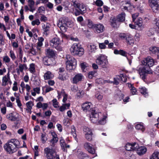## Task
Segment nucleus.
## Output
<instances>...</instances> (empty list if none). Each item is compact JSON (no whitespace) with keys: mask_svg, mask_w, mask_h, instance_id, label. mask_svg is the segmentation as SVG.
<instances>
[{"mask_svg":"<svg viewBox=\"0 0 159 159\" xmlns=\"http://www.w3.org/2000/svg\"><path fill=\"white\" fill-rule=\"evenodd\" d=\"M141 62L142 64L139 66L136 70L138 71L140 78L145 81L147 74L150 73V68L154 65V62L151 57H148L143 59Z\"/></svg>","mask_w":159,"mask_h":159,"instance_id":"nucleus-1","label":"nucleus"},{"mask_svg":"<svg viewBox=\"0 0 159 159\" xmlns=\"http://www.w3.org/2000/svg\"><path fill=\"white\" fill-rule=\"evenodd\" d=\"M107 116L101 112H98L93 109L90 115L89 119L91 122L99 125H104L106 123Z\"/></svg>","mask_w":159,"mask_h":159,"instance_id":"nucleus-2","label":"nucleus"},{"mask_svg":"<svg viewBox=\"0 0 159 159\" xmlns=\"http://www.w3.org/2000/svg\"><path fill=\"white\" fill-rule=\"evenodd\" d=\"M19 145L18 140L14 139H11L4 145V148L6 152L11 154L17 150Z\"/></svg>","mask_w":159,"mask_h":159,"instance_id":"nucleus-3","label":"nucleus"},{"mask_svg":"<svg viewBox=\"0 0 159 159\" xmlns=\"http://www.w3.org/2000/svg\"><path fill=\"white\" fill-rule=\"evenodd\" d=\"M73 25V22L69 20L68 17H65L60 18L58 24V26L63 32L66 31L68 27H71Z\"/></svg>","mask_w":159,"mask_h":159,"instance_id":"nucleus-4","label":"nucleus"},{"mask_svg":"<svg viewBox=\"0 0 159 159\" xmlns=\"http://www.w3.org/2000/svg\"><path fill=\"white\" fill-rule=\"evenodd\" d=\"M138 147L139 145L138 143L135 142L132 143H127L125 146V149L128 151L125 153V157H128V155H129L130 157L129 159H131V157H133L135 159V156L134 155L131 154V152L130 151H135Z\"/></svg>","mask_w":159,"mask_h":159,"instance_id":"nucleus-5","label":"nucleus"},{"mask_svg":"<svg viewBox=\"0 0 159 159\" xmlns=\"http://www.w3.org/2000/svg\"><path fill=\"white\" fill-rule=\"evenodd\" d=\"M96 62L98 65H99L102 68L104 69L105 70L108 67L109 63L107 57L104 55H100L96 59Z\"/></svg>","mask_w":159,"mask_h":159,"instance_id":"nucleus-6","label":"nucleus"},{"mask_svg":"<svg viewBox=\"0 0 159 159\" xmlns=\"http://www.w3.org/2000/svg\"><path fill=\"white\" fill-rule=\"evenodd\" d=\"M66 62L67 70L70 71L75 68L76 65V60L70 55H66Z\"/></svg>","mask_w":159,"mask_h":159,"instance_id":"nucleus-7","label":"nucleus"},{"mask_svg":"<svg viewBox=\"0 0 159 159\" xmlns=\"http://www.w3.org/2000/svg\"><path fill=\"white\" fill-rule=\"evenodd\" d=\"M44 153L47 159H60L59 155L52 148L48 147L44 149Z\"/></svg>","mask_w":159,"mask_h":159,"instance_id":"nucleus-8","label":"nucleus"},{"mask_svg":"<svg viewBox=\"0 0 159 159\" xmlns=\"http://www.w3.org/2000/svg\"><path fill=\"white\" fill-rule=\"evenodd\" d=\"M70 51L71 53L73 55H78L81 56L83 54L84 49L77 43H74L70 47Z\"/></svg>","mask_w":159,"mask_h":159,"instance_id":"nucleus-9","label":"nucleus"},{"mask_svg":"<svg viewBox=\"0 0 159 159\" xmlns=\"http://www.w3.org/2000/svg\"><path fill=\"white\" fill-rule=\"evenodd\" d=\"M149 6L151 7L152 11L156 13L159 10V0H148Z\"/></svg>","mask_w":159,"mask_h":159,"instance_id":"nucleus-10","label":"nucleus"},{"mask_svg":"<svg viewBox=\"0 0 159 159\" xmlns=\"http://www.w3.org/2000/svg\"><path fill=\"white\" fill-rule=\"evenodd\" d=\"M61 42L58 37H55L52 39L50 41V45L55 48L58 51L62 50L61 48L59 46Z\"/></svg>","mask_w":159,"mask_h":159,"instance_id":"nucleus-11","label":"nucleus"},{"mask_svg":"<svg viewBox=\"0 0 159 159\" xmlns=\"http://www.w3.org/2000/svg\"><path fill=\"white\" fill-rule=\"evenodd\" d=\"M82 108L83 111L85 112H90L91 114V112L93 110H95V108H93V105L90 102H86L82 105Z\"/></svg>","mask_w":159,"mask_h":159,"instance_id":"nucleus-12","label":"nucleus"},{"mask_svg":"<svg viewBox=\"0 0 159 159\" xmlns=\"http://www.w3.org/2000/svg\"><path fill=\"white\" fill-rule=\"evenodd\" d=\"M84 147L85 149L87 150L89 153L92 154L94 155L93 158L97 156V154L95 153V149L92 146V145L90 143L88 142L85 143L84 144Z\"/></svg>","mask_w":159,"mask_h":159,"instance_id":"nucleus-13","label":"nucleus"},{"mask_svg":"<svg viewBox=\"0 0 159 159\" xmlns=\"http://www.w3.org/2000/svg\"><path fill=\"white\" fill-rule=\"evenodd\" d=\"M6 117L8 120L13 121H17L19 120V114L15 113L7 114Z\"/></svg>","mask_w":159,"mask_h":159,"instance_id":"nucleus-14","label":"nucleus"},{"mask_svg":"<svg viewBox=\"0 0 159 159\" xmlns=\"http://www.w3.org/2000/svg\"><path fill=\"white\" fill-rule=\"evenodd\" d=\"M2 85L3 86H6L8 84L10 85L12 84V82L11 80L9 71L7 75L4 76L2 78Z\"/></svg>","mask_w":159,"mask_h":159,"instance_id":"nucleus-15","label":"nucleus"},{"mask_svg":"<svg viewBox=\"0 0 159 159\" xmlns=\"http://www.w3.org/2000/svg\"><path fill=\"white\" fill-rule=\"evenodd\" d=\"M105 28L103 25L102 24H94L93 29L95 32L97 33H100L103 32Z\"/></svg>","mask_w":159,"mask_h":159,"instance_id":"nucleus-16","label":"nucleus"},{"mask_svg":"<svg viewBox=\"0 0 159 159\" xmlns=\"http://www.w3.org/2000/svg\"><path fill=\"white\" fill-rule=\"evenodd\" d=\"M43 61L44 65L48 66L53 65L55 64V61L54 58L47 57L43 58Z\"/></svg>","mask_w":159,"mask_h":159,"instance_id":"nucleus-17","label":"nucleus"},{"mask_svg":"<svg viewBox=\"0 0 159 159\" xmlns=\"http://www.w3.org/2000/svg\"><path fill=\"white\" fill-rule=\"evenodd\" d=\"M79 11H77L75 12L76 16H78L82 13H84L86 11V8L85 6L83 3H80L77 7Z\"/></svg>","mask_w":159,"mask_h":159,"instance_id":"nucleus-18","label":"nucleus"},{"mask_svg":"<svg viewBox=\"0 0 159 159\" xmlns=\"http://www.w3.org/2000/svg\"><path fill=\"white\" fill-rule=\"evenodd\" d=\"M135 151H136L137 154L139 156H142L145 154L147 151V148L143 146L138 147Z\"/></svg>","mask_w":159,"mask_h":159,"instance_id":"nucleus-19","label":"nucleus"},{"mask_svg":"<svg viewBox=\"0 0 159 159\" xmlns=\"http://www.w3.org/2000/svg\"><path fill=\"white\" fill-rule=\"evenodd\" d=\"M83 78L84 76L81 74H77L73 78L72 82L74 84H77L79 82L81 81Z\"/></svg>","mask_w":159,"mask_h":159,"instance_id":"nucleus-20","label":"nucleus"},{"mask_svg":"<svg viewBox=\"0 0 159 159\" xmlns=\"http://www.w3.org/2000/svg\"><path fill=\"white\" fill-rule=\"evenodd\" d=\"M122 4L121 5V8L122 10H126L128 9V8H131L134 7L133 6L130 5V1H123L121 2V4Z\"/></svg>","mask_w":159,"mask_h":159,"instance_id":"nucleus-21","label":"nucleus"},{"mask_svg":"<svg viewBox=\"0 0 159 159\" xmlns=\"http://www.w3.org/2000/svg\"><path fill=\"white\" fill-rule=\"evenodd\" d=\"M50 26V24L47 23L43 25L42 26V28L43 31V34H44L47 35L49 34Z\"/></svg>","mask_w":159,"mask_h":159,"instance_id":"nucleus-22","label":"nucleus"},{"mask_svg":"<svg viewBox=\"0 0 159 159\" xmlns=\"http://www.w3.org/2000/svg\"><path fill=\"white\" fill-rule=\"evenodd\" d=\"M135 128L136 129L142 132H144L145 129L144 124L142 122H140L136 125Z\"/></svg>","mask_w":159,"mask_h":159,"instance_id":"nucleus-23","label":"nucleus"},{"mask_svg":"<svg viewBox=\"0 0 159 159\" xmlns=\"http://www.w3.org/2000/svg\"><path fill=\"white\" fill-rule=\"evenodd\" d=\"M126 39L128 44L131 45L134 44V40L132 35L130 34L127 35L126 36Z\"/></svg>","mask_w":159,"mask_h":159,"instance_id":"nucleus-24","label":"nucleus"},{"mask_svg":"<svg viewBox=\"0 0 159 159\" xmlns=\"http://www.w3.org/2000/svg\"><path fill=\"white\" fill-rule=\"evenodd\" d=\"M135 24L140 28L143 29L144 28L143 24L142 19L141 18H138L134 22Z\"/></svg>","mask_w":159,"mask_h":159,"instance_id":"nucleus-25","label":"nucleus"},{"mask_svg":"<svg viewBox=\"0 0 159 159\" xmlns=\"http://www.w3.org/2000/svg\"><path fill=\"white\" fill-rule=\"evenodd\" d=\"M60 145L63 151H65L66 150V148L70 147L69 145H67L66 144L65 140L62 138L61 137L60 139Z\"/></svg>","mask_w":159,"mask_h":159,"instance_id":"nucleus-26","label":"nucleus"},{"mask_svg":"<svg viewBox=\"0 0 159 159\" xmlns=\"http://www.w3.org/2000/svg\"><path fill=\"white\" fill-rule=\"evenodd\" d=\"M120 77L119 75L116 76V77L114 78V81H112L109 80H106L105 81L107 83H113V84L117 85L119 84V82L121 81L120 79Z\"/></svg>","mask_w":159,"mask_h":159,"instance_id":"nucleus-27","label":"nucleus"},{"mask_svg":"<svg viewBox=\"0 0 159 159\" xmlns=\"http://www.w3.org/2000/svg\"><path fill=\"white\" fill-rule=\"evenodd\" d=\"M70 105V103L69 102L66 103H64L62 106L60 107L59 110L61 112H63L65 110L68 109L69 108Z\"/></svg>","mask_w":159,"mask_h":159,"instance_id":"nucleus-28","label":"nucleus"},{"mask_svg":"<svg viewBox=\"0 0 159 159\" xmlns=\"http://www.w3.org/2000/svg\"><path fill=\"white\" fill-rule=\"evenodd\" d=\"M88 50L89 52H94L96 49V46L93 44L91 43L88 46Z\"/></svg>","mask_w":159,"mask_h":159,"instance_id":"nucleus-29","label":"nucleus"},{"mask_svg":"<svg viewBox=\"0 0 159 159\" xmlns=\"http://www.w3.org/2000/svg\"><path fill=\"white\" fill-rule=\"evenodd\" d=\"M150 51L151 53L156 54L157 57L159 56V48L153 47L150 48Z\"/></svg>","mask_w":159,"mask_h":159,"instance_id":"nucleus-30","label":"nucleus"},{"mask_svg":"<svg viewBox=\"0 0 159 159\" xmlns=\"http://www.w3.org/2000/svg\"><path fill=\"white\" fill-rule=\"evenodd\" d=\"M33 105V103L31 101H29L26 103V106L27 107L26 111L28 112L31 113V110Z\"/></svg>","mask_w":159,"mask_h":159,"instance_id":"nucleus-31","label":"nucleus"},{"mask_svg":"<svg viewBox=\"0 0 159 159\" xmlns=\"http://www.w3.org/2000/svg\"><path fill=\"white\" fill-rule=\"evenodd\" d=\"M128 86L130 89V93L133 95L136 94L137 92L136 88L133 86V85L130 84L128 83Z\"/></svg>","mask_w":159,"mask_h":159,"instance_id":"nucleus-32","label":"nucleus"},{"mask_svg":"<svg viewBox=\"0 0 159 159\" xmlns=\"http://www.w3.org/2000/svg\"><path fill=\"white\" fill-rule=\"evenodd\" d=\"M139 91L144 96L148 95V90L145 87H141L139 88Z\"/></svg>","mask_w":159,"mask_h":159,"instance_id":"nucleus-33","label":"nucleus"},{"mask_svg":"<svg viewBox=\"0 0 159 159\" xmlns=\"http://www.w3.org/2000/svg\"><path fill=\"white\" fill-rule=\"evenodd\" d=\"M53 77V75L50 71H48L44 75V78L45 80L52 79Z\"/></svg>","mask_w":159,"mask_h":159,"instance_id":"nucleus-34","label":"nucleus"},{"mask_svg":"<svg viewBox=\"0 0 159 159\" xmlns=\"http://www.w3.org/2000/svg\"><path fill=\"white\" fill-rule=\"evenodd\" d=\"M125 14L124 12H122L119 14L117 16V20L119 21H123L125 20Z\"/></svg>","mask_w":159,"mask_h":159,"instance_id":"nucleus-35","label":"nucleus"},{"mask_svg":"<svg viewBox=\"0 0 159 159\" xmlns=\"http://www.w3.org/2000/svg\"><path fill=\"white\" fill-rule=\"evenodd\" d=\"M84 133L85 135L93 133L91 129L88 127L85 126L83 129Z\"/></svg>","mask_w":159,"mask_h":159,"instance_id":"nucleus-36","label":"nucleus"},{"mask_svg":"<svg viewBox=\"0 0 159 159\" xmlns=\"http://www.w3.org/2000/svg\"><path fill=\"white\" fill-rule=\"evenodd\" d=\"M80 66L82 70L84 72H86L89 69L88 64L85 62L81 63Z\"/></svg>","mask_w":159,"mask_h":159,"instance_id":"nucleus-37","label":"nucleus"},{"mask_svg":"<svg viewBox=\"0 0 159 159\" xmlns=\"http://www.w3.org/2000/svg\"><path fill=\"white\" fill-rule=\"evenodd\" d=\"M150 159H159V151H154L150 156Z\"/></svg>","mask_w":159,"mask_h":159,"instance_id":"nucleus-38","label":"nucleus"},{"mask_svg":"<svg viewBox=\"0 0 159 159\" xmlns=\"http://www.w3.org/2000/svg\"><path fill=\"white\" fill-rule=\"evenodd\" d=\"M46 52L47 55L50 57H53L55 55L54 52L52 49L50 48L47 49L46 50Z\"/></svg>","mask_w":159,"mask_h":159,"instance_id":"nucleus-39","label":"nucleus"},{"mask_svg":"<svg viewBox=\"0 0 159 159\" xmlns=\"http://www.w3.org/2000/svg\"><path fill=\"white\" fill-rule=\"evenodd\" d=\"M78 157L80 159H90L87 155L83 152H80L78 155Z\"/></svg>","mask_w":159,"mask_h":159,"instance_id":"nucleus-40","label":"nucleus"},{"mask_svg":"<svg viewBox=\"0 0 159 159\" xmlns=\"http://www.w3.org/2000/svg\"><path fill=\"white\" fill-rule=\"evenodd\" d=\"M80 3L78 0H73L71 3V5L75 8H77Z\"/></svg>","mask_w":159,"mask_h":159,"instance_id":"nucleus-41","label":"nucleus"},{"mask_svg":"<svg viewBox=\"0 0 159 159\" xmlns=\"http://www.w3.org/2000/svg\"><path fill=\"white\" fill-rule=\"evenodd\" d=\"M117 20L116 18L113 17L111 19V25L113 27H116L117 25Z\"/></svg>","mask_w":159,"mask_h":159,"instance_id":"nucleus-42","label":"nucleus"},{"mask_svg":"<svg viewBox=\"0 0 159 159\" xmlns=\"http://www.w3.org/2000/svg\"><path fill=\"white\" fill-rule=\"evenodd\" d=\"M137 10L140 13H143L144 11V8H143V5L142 4H139L137 5L135 7Z\"/></svg>","mask_w":159,"mask_h":159,"instance_id":"nucleus-43","label":"nucleus"},{"mask_svg":"<svg viewBox=\"0 0 159 159\" xmlns=\"http://www.w3.org/2000/svg\"><path fill=\"white\" fill-rule=\"evenodd\" d=\"M119 76L120 77V79L121 81L124 82L126 81L128 78L125 74H120Z\"/></svg>","mask_w":159,"mask_h":159,"instance_id":"nucleus-44","label":"nucleus"},{"mask_svg":"<svg viewBox=\"0 0 159 159\" xmlns=\"http://www.w3.org/2000/svg\"><path fill=\"white\" fill-rule=\"evenodd\" d=\"M29 70L32 73H34L35 71V64L34 63H31L30 65Z\"/></svg>","mask_w":159,"mask_h":159,"instance_id":"nucleus-45","label":"nucleus"},{"mask_svg":"<svg viewBox=\"0 0 159 159\" xmlns=\"http://www.w3.org/2000/svg\"><path fill=\"white\" fill-rule=\"evenodd\" d=\"M95 96L99 101L101 100L103 98V95L98 92H97L95 93Z\"/></svg>","mask_w":159,"mask_h":159,"instance_id":"nucleus-46","label":"nucleus"},{"mask_svg":"<svg viewBox=\"0 0 159 159\" xmlns=\"http://www.w3.org/2000/svg\"><path fill=\"white\" fill-rule=\"evenodd\" d=\"M155 21V24L157 26L156 31L157 33H159V17L156 18Z\"/></svg>","mask_w":159,"mask_h":159,"instance_id":"nucleus-47","label":"nucleus"},{"mask_svg":"<svg viewBox=\"0 0 159 159\" xmlns=\"http://www.w3.org/2000/svg\"><path fill=\"white\" fill-rule=\"evenodd\" d=\"M27 69V66L26 64H20L19 66V69L20 72H22L24 69Z\"/></svg>","mask_w":159,"mask_h":159,"instance_id":"nucleus-48","label":"nucleus"},{"mask_svg":"<svg viewBox=\"0 0 159 159\" xmlns=\"http://www.w3.org/2000/svg\"><path fill=\"white\" fill-rule=\"evenodd\" d=\"M44 39L42 37L38 38V42L37 43V45L39 46H42L43 45V42L44 41Z\"/></svg>","mask_w":159,"mask_h":159,"instance_id":"nucleus-49","label":"nucleus"},{"mask_svg":"<svg viewBox=\"0 0 159 159\" xmlns=\"http://www.w3.org/2000/svg\"><path fill=\"white\" fill-rule=\"evenodd\" d=\"M52 102L53 104V106L54 107L57 108L58 107V102L57 101L56 99L54 98L52 100Z\"/></svg>","mask_w":159,"mask_h":159,"instance_id":"nucleus-50","label":"nucleus"},{"mask_svg":"<svg viewBox=\"0 0 159 159\" xmlns=\"http://www.w3.org/2000/svg\"><path fill=\"white\" fill-rule=\"evenodd\" d=\"M41 140L43 143H44L47 140V138L46 136V134H42L41 135Z\"/></svg>","mask_w":159,"mask_h":159,"instance_id":"nucleus-51","label":"nucleus"},{"mask_svg":"<svg viewBox=\"0 0 159 159\" xmlns=\"http://www.w3.org/2000/svg\"><path fill=\"white\" fill-rule=\"evenodd\" d=\"M154 33V30L153 29H150L147 32V34L149 36H151L153 35Z\"/></svg>","mask_w":159,"mask_h":159,"instance_id":"nucleus-52","label":"nucleus"},{"mask_svg":"<svg viewBox=\"0 0 159 159\" xmlns=\"http://www.w3.org/2000/svg\"><path fill=\"white\" fill-rule=\"evenodd\" d=\"M45 10V9L44 7L43 6H41L39 7L38 9V12L40 14H42L44 13Z\"/></svg>","mask_w":159,"mask_h":159,"instance_id":"nucleus-53","label":"nucleus"},{"mask_svg":"<svg viewBox=\"0 0 159 159\" xmlns=\"http://www.w3.org/2000/svg\"><path fill=\"white\" fill-rule=\"evenodd\" d=\"M71 134L73 135L74 138L77 141L78 139L77 138V134L75 132V129L74 127L72 129Z\"/></svg>","mask_w":159,"mask_h":159,"instance_id":"nucleus-54","label":"nucleus"},{"mask_svg":"<svg viewBox=\"0 0 159 159\" xmlns=\"http://www.w3.org/2000/svg\"><path fill=\"white\" fill-rule=\"evenodd\" d=\"M40 22L39 19H36L34 20H33L31 22V25L33 26H34L35 25H40Z\"/></svg>","mask_w":159,"mask_h":159,"instance_id":"nucleus-55","label":"nucleus"},{"mask_svg":"<svg viewBox=\"0 0 159 159\" xmlns=\"http://www.w3.org/2000/svg\"><path fill=\"white\" fill-rule=\"evenodd\" d=\"M93 133L85 135V137L86 139L89 141H90L92 140V136Z\"/></svg>","mask_w":159,"mask_h":159,"instance_id":"nucleus-56","label":"nucleus"},{"mask_svg":"<svg viewBox=\"0 0 159 159\" xmlns=\"http://www.w3.org/2000/svg\"><path fill=\"white\" fill-rule=\"evenodd\" d=\"M3 61L6 64L9 63L11 59L7 56H5L3 57Z\"/></svg>","mask_w":159,"mask_h":159,"instance_id":"nucleus-57","label":"nucleus"},{"mask_svg":"<svg viewBox=\"0 0 159 159\" xmlns=\"http://www.w3.org/2000/svg\"><path fill=\"white\" fill-rule=\"evenodd\" d=\"M94 3L98 6L101 7L103 5V2L101 0H97Z\"/></svg>","mask_w":159,"mask_h":159,"instance_id":"nucleus-58","label":"nucleus"},{"mask_svg":"<svg viewBox=\"0 0 159 159\" xmlns=\"http://www.w3.org/2000/svg\"><path fill=\"white\" fill-rule=\"evenodd\" d=\"M48 0H37L36 4L37 5L40 3L45 4L48 2Z\"/></svg>","mask_w":159,"mask_h":159,"instance_id":"nucleus-59","label":"nucleus"},{"mask_svg":"<svg viewBox=\"0 0 159 159\" xmlns=\"http://www.w3.org/2000/svg\"><path fill=\"white\" fill-rule=\"evenodd\" d=\"M16 102L17 104V106L20 109V110L21 111H22L23 108L21 107L22 105L21 102H20V98L17 99H16Z\"/></svg>","mask_w":159,"mask_h":159,"instance_id":"nucleus-60","label":"nucleus"},{"mask_svg":"<svg viewBox=\"0 0 159 159\" xmlns=\"http://www.w3.org/2000/svg\"><path fill=\"white\" fill-rule=\"evenodd\" d=\"M87 25L88 27L90 28H93V29L94 24H93L92 21L89 20H88Z\"/></svg>","mask_w":159,"mask_h":159,"instance_id":"nucleus-61","label":"nucleus"},{"mask_svg":"<svg viewBox=\"0 0 159 159\" xmlns=\"http://www.w3.org/2000/svg\"><path fill=\"white\" fill-rule=\"evenodd\" d=\"M57 92L58 93L57 98L58 99L61 98V96H63L65 93L64 90H62L61 92H59L58 91H57Z\"/></svg>","mask_w":159,"mask_h":159,"instance_id":"nucleus-62","label":"nucleus"},{"mask_svg":"<svg viewBox=\"0 0 159 159\" xmlns=\"http://www.w3.org/2000/svg\"><path fill=\"white\" fill-rule=\"evenodd\" d=\"M10 56L13 60H15L16 57L14 52L12 50H11L10 52Z\"/></svg>","mask_w":159,"mask_h":159,"instance_id":"nucleus-63","label":"nucleus"},{"mask_svg":"<svg viewBox=\"0 0 159 159\" xmlns=\"http://www.w3.org/2000/svg\"><path fill=\"white\" fill-rule=\"evenodd\" d=\"M141 37V35L139 33H136L135 35L134 39L136 41H139Z\"/></svg>","mask_w":159,"mask_h":159,"instance_id":"nucleus-64","label":"nucleus"}]
</instances>
